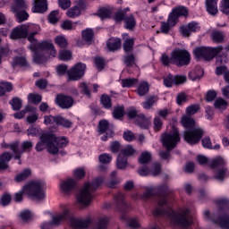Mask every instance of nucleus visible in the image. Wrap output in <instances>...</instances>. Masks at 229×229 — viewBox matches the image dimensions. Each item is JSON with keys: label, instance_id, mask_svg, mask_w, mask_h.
<instances>
[{"label": "nucleus", "instance_id": "1", "mask_svg": "<svg viewBox=\"0 0 229 229\" xmlns=\"http://www.w3.org/2000/svg\"><path fill=\"white\" fill-rule=\"evenodd\" d=\"M70 219V224L72 228H88L90 225V218H76L71 216V211L65 208L63 212L53 216L51 222H45L41 225V229H53V226H58L62 222L68 221Z\"/></svg>", "mask_w": 229, "mask_h": 229}, {"label": "nucleus", "instance_id": "2", "mask_svg": "<svg viewBox=\"0 0 229 229\" xmlns=\"http://www.w3.org/2000/svg\"><path fill=\"white\" fill-rule=\"evenodd\" d=\"M41 140L36 144V150L40 152L47 148L50 155H56L59 149L65 148L69 144V140L65 137H55L53 133H45L40 137Z\"/></svg>", "mask_w": 229, "mask_h": 229}, {"label": "nucleus", "instance_id": "3", "mask_svg": "<svg viewBox=\"0 0 229 229\" xmlns=\"http://www.w3.org/2000/svg\"><path fill=\"white\" fill-rule=\"evenodd\" d=\"M166 214L170 218L171 225L179 226V228H188L192 225V217L189 214V209H182L180 212H174L173 209L165 211L164 209L156 208L154 216H164Z\"/></svg>", "mask_w": 229, "mask_h": 229}, {"label": "nucleus", "instance_id": "4", "mask_svg": "<svg viewBox=\"0 0 229 229\" xmlns=\"http://www.w3.org/2000/svg\"><path fill=\"white\" fill-rule=\"evenodd\" d=\"M44 185L46 183L43 181H32L27 185L23 186L22 190L15 193L14 199L16 202L22 201V195L26 194L35 199L36 201H42L46 199V193L44 192Z\"/></svg>", "mask_w": 229, "mask_h": 229}, {"label": "nucleus", "instance_id": "5", "mask_svg": "<svg viewBox=\"0 0 229 229\" xmlns=\"http://www.w3.org/2000/svg\"><path fill=\"white\" fill-rule=\"evenodd\" d=\"M196 122L193 118L184 115L182 117V125L184 128H187L183 132V137L185 142L191 144V146H194V144H198L199 140H201V137H203V129L201 128H194Z\"/></svg>", "mask_w": 229, "mask_h": 229}, {"label": "nucleus", "instance_id": "6", "mask_svg": "<svg viewBox=\"0 0 229 229\" xmlns=\"http://www.w3.org/2000/svg\"><path fill=\"white\" fill-rule=\"evenodd\" d=\"M104 180L102 177L94 179L91 182H86L77 195L78 203L87 207L94 198V191L99 189Z\"/></svg>", "mask_w": 229, "mask_h": 229}, {"label": "nucleus", "instance_id": "7", "mask_svg": "<svg viewBox=\"0 0 229 229\" xmlns=\"http://www.w3.org/2000/svg\"><path fill=\"white\" fill-rule=\"evenodd\" d=\"M161 140L167 151H161L159 155L163 160H169L171 158V149L176 147V144L180 142V132L178 128L172 126L170 132H166L161 136Z\"/></svg>", "mask_w": 229, "mask_h": 229}, {"label": "nucleus", "instance_id": "8", "mask_svg": "<svg viewBox=\"0 0 229 229\" xmlns=\"http://www.w3.org/2000/svg\"><path fill=\"white\" fill-rule=\"evenodd\" d=\"M46 53L49 55L50 57L55 58L56 56L55 45L50 41H41L38 43L33 56L35 64H44L47 62L49 56L46 55Z\"/></svg>", "mask_w": 229, "mask_h": 229}, {"label": "nucleus", "instance_id": "9", "mask_svg": "<svg viewBox=\"0 0 229 229\" xmlns=\"http://www.w3.org/2000/svg\"><path fill=\"white\" fill-rule=\"evenodd\" d=\"M19 141H14L10 144L2 143V148H4L5 149L9 148L11 151H13L15 160H21L23 153H26V151H31V149H33V143L30 140L21 142V150L19 149Z\"/></svg>", "mask_w": 229, "mask_h": 229}, {"label": "nucleus", "instance_id": "10", "mask_svg": "<svg viewBox=\"0 0 229 229\" xmlns=\"http://www.w3.org/2000/svg\"><path fill=\"white\" fill-rule=\"evenodd\" d=\"M217 207L220 208L218 217L212 219L215 225H218L222 229H229V216L224 212L223 208H226L229 205V200L226 199H220L216 200Z\"/></svg>", "mask_w": 229, "mask_h": 229}, {"label": "nucleus", "instance_id": "11", "mask_svg": "<svg viewBox=\"0 0 229 229\" xmlns=\"http://www.w3.org/2000/svg\"><path fill=\"white\" fill-rule=\"evenodd\" d=\"M223 51V47L218 46L216 47H200L196 48L193 53L196 60H212L214 56L219 55Z\"/></svg>", "mask_w": 229, "mask_h": 229}, {"label": "nucleus", "instance_id": "12", "mask_svg": "<svg viewBox=\"0 0 229 229\" xmlns=\"http://www.w3.org/2000/svg\"><path fill=\"white\" fill-rule=\"evenodd\" d=\"M225 159L223 157H218L214 158L209 165L212 167V169H217L216 175H215V180H218L219 182H223L225 178H226V172L227 169L225 167Z\"/></svg>", "mask_w": 229, "mask_h": 229}, {"label": "nucleus", "instance_id": "13", "mask_svg": "<svg viewBox=\"0 0 229 229\" xmlns=\"http://www.w3.org/2000/svg\"><path fill=\"white\" fill-rule=\"evenodd\" d=\"M85 69H87L85 64L78 63L75 64L67 71L68 81H78V80H81L85 75Z\"/></svg>", "mask_w": 229, "mask_h": 229}, {"label": "nucleus", "instance_id": "14", "mask_svg": "<svg viewBox=\"0 0 229 229\" xmlns=\"http://www.w3.org/2000/svg\"><path fill=\"white\" fill-rule=\"evenodd\" d=\"M174 65L183 67L191 64V54L187 50L177 49L174 51Z\"/></svg>", "mask_w": 229, "mask_h": 229}, {"label": "nucleus", "instance_id": "15", "mask_svg": "<svg viewBox=\"0 0 229 229\" xmlns=\"http://www.w3.org/2000/svg\"><path fill=\"white\" fill-rule=\"evenodd\" d=\"M30 25L22 24L14 28L10 33V38L13 40H19V38H26L30 31L33 30V27Z\"/></svg>", "mask_w": 229, "mask_h": 229}, {"label": "nucleus", "instance_id": "16", "mask_svg": "<svg viewBox=\"0 0 229 229\" xmlns=\"http://www.w3.org/2000/svg\"><path fill=\"white\" fill-rule=\"evenodd\" d=\"M185 81H187V76L185 75L173 76L172 74H168L164 79V85L165 87L171 88L174 85H182V83H185Z\"/></svg>", "mask_w": 229, "mask_h": 229}, {"label": "nucleus", "instance_id": "17", "mask_svg": "<svg viewBox=\"0 0 229 229\" xmlns=\"http://www.w3.org/2000/svg\"><path fill=\"white\" fill-rule=\"evenodd\" d=\"M55 103L63 109H69L74 105V98L64 94L57 95L55 98Z\"/></svg>", "mask_w": 229, "mask_h": 229}, {"label": "nucleus", "instance_id": "18", "mask_svg": "<svg viewBox=\"0 0 229 229\" xmlns=\"http://www.w3.org/2000/svg\"><path fill=\"white\" fill-rule=\"evenodd\" d=\"M98 128L100 135H103V133H106L108 137H114V127L110 125L108 121L106 120L99 121Z\"/></svg>", "mask_w": 229, "mask_h": 229}, {"label": "nucleus", "instance_id": "19", "mask_svg": "<svg viewBox=\"0 0 229 229\" xmlns=\"http://www.w3.org/2000/svg\"><path fill=\"white\" fill-rule=\"evenodd\" d=\"M32 12L34 13H45V12H47V0H34Z\"/></svg>", "mask_w": 229, "mask_h": 229}, {"label": "nucleus", "instance_id": "20", "mask_svg": "<svg viewBox=\"0 0 229 229\" xmlns=\"http://www.w3.org/2000/svg\"><path fill=\"white\" fill-rule=\"evenodd\" d=\"M12 160V153L5 151L0 155V171H5L10 165H8Z\"/></svg>", "mask_w": 229, "mask_h": 229}, {"label": "nucleus", "instance_id": "21", "mask_svg": "<svg viewBox=\"0 0 229 229\" xmlns=\"http://www.w3.org/2000/svg\"><path fill=\"white\" fill-rule=\"evenodd\" d=\"M122 47L121 38H111L106 42V47L108 51H119Z\"/></svg>", "mask_w": 229, "mask_h": 229}, {"label": "nucleus", "instance_id": "22", "mask_svg": "<svg viewBox=\"0 0 229 229\" xmlns=\"http://www.w3.org/2000/svg\"><path fill=\"white\" fill-rule=\"evenodd\" d=\"M206 8L209 15H217V0H206Z\"/></svg>", "mask_w": 229, "mask_h": 229}, {"label": "nucleus", "instance_id": "23", "mask_svg": "<svg viewBox=\"0 0 229 229\" xmlns=\"http://www.w3.org/2000/svg\"><path fill=\"white\" fill-rule=\"evenodd\" d=\"M76 188V181L74 179H68L61 183V190L63 192H71Z\"/></svg>", "mask_w": 229, "mask_h": 229}, {"label": "nucleus", "instance_id": "24", "mask_svg": "<svg viewBox=\"0 0 229 229\" xmlns=\"http://www.w3.org/2000/svg\"><path fill=\"white\" fill-rule=\"evenodd\" d=\"M26 8H28V4H26L25 0H14V4L11 6V12L17 13V12H21Z\"/></svg>", "mask_w": 229, "mask_h": 229}, {"label": "nucleus", "instance_id": "25", "mask_svg": "<svg viewBox=\"0 0 229 229\" xmlns=\"http://www.w3.org/2000/svg\"><path fill=\"white\" fill-rule=\"evenodd\" d=\"M136 123L143 130H148V128L151 126V122H149V119L146 118L144 114H140L137 116Z\"/></svg>", "mask_w": 229, "mask_h": 229}, {"label": "nucleus", "instance_id": "26", "mask_svg": "<svg viewBox=\"0 0 229 229\" xmlns=\"http://www.w3.org/2000/svg\"><path fill=\"white\" fill-rule=\"evenodd\" d=\"M160 62L165 67H169L171 64L174 65V51L171 53V56H169L167 54H162Z\"/></svg>", "mask_w": 229, "mask_h": 229}, {"label": "nucleus", "instance_id": "27", "mask_svg": "<svg viewBox=\"0 0 229 229\" xmlns=\"http://www.w3.org/2000/svg\"><path fill=\"white\" fill-rule=\"evenodd\" d=\"M30 28H32V30L28 33V40L30 42H37V39L35 38V35H38V32L40 31V26L38 25H30Z\"/></svg>", "mask_w": 229, "mask_h": 229}, {"label": "nucleus", "instance_id": "28", "mask_svg": "<svg viewBox=\"0 0 229 229\" xmlns=\"http://www.w3.org/2000/svg\"><path fill=\"white\" fill-rule=\"evenodd\" d=\"M114 203L118 208H126V201H124V194L119 192L114 195Z\"/></svg>", "mask_w": 229, "mask_h": 229}, {"label": "nucleus", "instance_id": "29", "mask_svg": "<svg viewBox=\"0 0 229 229\" xmlns=\"http://www.w3.org/2000/svg\"><path fill=\"white\" fill-rule=\"evenodd\" d=\"M124 24L126 30H133V28L137 26V21H135V17L133 16V14H131L124 18Z\"/></svg>", "mask_w": 229, "mask_h": 229}, {"label": "nucleus", "instance_id": "30", "mask_svg": "<svg viewBox=\"0 0 229 229\" xmlns=\"http://www.w3.org/2000/svg\"><path fill=\"white\" fill-rule=\"evenodd\" d=\"M157 101H158L157 96H155V95L150 96L147 98L145 102L142 103V106L143 108H145V110H149V108H151V106H153V105H155Z\"/></svg>", "mask_w": 229, "mask_h": 229}, {"label": "nucleus", "instance_id": "31", "mask_svg": "<svg viewBox=\"0 0 229 229\" xmlns=\"http://www.w3.org/2000/svg\"><path fill=\"white\" fill-rule=\"evenodd\" d=\"M14 17L16 18L17 22H24V21L30 19V14L26 12V9H23L22 11L14 13Z\"/></svg>", "mask_w": 229, "mask_h": 229}, {"label": "nucleus", "instance_id": "32", "mask_svg": "<svg viewBox=\"0 0 229 229\" xmlns=\"http://www.w3.org/2000/svg\"><path fill=\"white\" fill-rule=\"evenodd\" d=\"M81 35L82 40L88 44H90V42H92V38H94V30H92V29H86L82 30Z\"/></svg>", "mask_w": 229, "mask_h": 229}, {"label": "nucleus", "instance_id": "33", "mask_svg": "<svg viewBox=\"0 0 229 229\" xmlns=\"http://www.w3.org/2000/svg\"><path fill=\"white\" fill-rule=\"evenodd\" d=\"M123 62L126 67H133L136 62L135 55L133 54H127L123 56Z\"/></svg>", "mask_w": 229, "mask_h": 229}, {"label": "nucleus", "instance_id": "34", "mask_svg": "<svg viewBox=\"0 0 229 229\" xmlns=\"http://www.w3.org/2000/svg\"><path fill=\"white\" fill-rule=\"evenodd\" d=\"M13 67H17V65H20L21 67H30V64H28V61L26 60V57H14L13 63Z\"/></svg>", "mask_w": 229, "mask_h": 229}, {"label": "nucleus", "instance_id": "35", "mask_svg": "<svg viewBox=\"0 0 229 229\" xmlns=\"http://www.w3.org/2000/svg\"><path fill=\"white\" fill-rule=\"evenodd\" d=\"M55 44L58 46L61 49H65L67 46H69V42L67 41V38L64 36H56L55 38Z\"/></svg>", "mask_w": 229, "mask_h": 229}, {"label": "nucleus", "instance_id": "36", "mask_svg": "<svg viewBox=\"0 0 229 229\" xmlns=\"http://www.w3.org/2000/svg\"><path fill=\"white\" fill-rule=\"evenodd\" d=\"M126 165H128V158L122 156V154H118V157L116 159L117 169H126Z\"/></svg>", "mask_w": 229, "mask_h": 229}, {"label": "nucleus", "instance_id": "37", "mask_svg": "<svg viewBox=\"0 0 229 229\" xmlns=\"http://www.w3.org/2000/svg\"><path fill=\"white\" fill-rule=\"evenodd\" d=\"M21 223H30V221H32L33 219V215L31 214V212L30 210H24V211H21L20 213V216H19Z\"/></svg>", "mask_w": 229, "mask_h": 229}, {"label": "nucleus", "instance_id": "38", "mask_svg": "<svg viewBox=\"0 0 229 229\" xmlns=\"http://www.w3.org/2000/svg\"><path fill=\"white\" fill-rule=\"evenodd\" d=\"M136 150L133 148V146L128 145L125 148H122L119 155L123 157H133L135 155Z\"/></svg>", "mask_w": 229, "mask_h": 229}, {"label": "nucleus", "instance_id": "39", "mask_svg": "<svg viewBox=\"0 0 229 229\" xmlns=\"http://www.w3.org/2000/svg\"><path fill=\"white\" fill-rule=\"evenodd\" d=\"M30 175H31V170L25 169L21 174L16 175L14 180L15 182H24V180H27Z\"/></svg>", "mask_w": 229, "mask_h": 229}, {"label": "nucleus", "instance_id": "40", "mask_svg": "<svg viewBox=\"0 0 229 229\" xmlns=\"http://www.w3.org/2000/svg\"><path fill=\"white\" fill-rule=\"evenodd\" d=\"M13 89V88L10 82L0 83V96H4L6 92H12Z\"/></svg>", "mask_w": 229, "mask_h": 229}, {"label": "nucleus", "instance_id": "41", "mask_svg": "<svg viewBox=\"0 0 229 229\" xmlns=\"http://www.w3.org/2000/svg\"><path fill=\"white\" fill-rule=\"evenodd\" d=\"M66 15L70 19H74L75 17H79V15H81V11H80L78 6L74 5L66 12Z\"/></svg>", "mask_w": 229, "mask_h": 229}, {"label": "nucleus", "instance_id": "42", "mask_svg": "<svg viewBox=\"0 0 229 229\" xmlns=\"http://www.w3.org/2000/svg\"><path fill=\"white\" fill-rule=\"evenodd\" d=\"M148 92H149V84L146 81L141 82L138 87V94L142 97L146 96Z\"/></svg>", "mask_w": 229, "mask_h": 229}, {"label": "nucleus", "instance_id": "43", "mask_svg": "<svg viewBox=\"0 0 229 229\" xmlns=\"http://www.w3.org/2000/svg\"><path fill=\"white\" fill-rule=\"evenodd\" d=\"M214 106L215 108H217V110H226L228 102H226V100H225L223 98H220L215 101Z\"/></svg>", "mask_w": 229, "mask_h": 229}, {"label": "nucleus", "instance_id": "44", "mask_svg": "<svg viewBox=\"0 0 229 229\" xmlns=\"http://www.w3.org/2000/svg\"><path fill=\"white\" fill-rule=\"evenodd\" d=\"M56 124L63 126L64 128H71L72 126V122L65 119L64 116H57Z\"/></svg>", "mask_w": 229, "mask_h": 229}, {"label": "nucleus", "instance_id": "45", "mask_svg": "<svg viewBox=\"0 0 229 229\" xmlns=\"http://www.w3.org/2000/svg\"><path fill=\"white\" fill-rule=\"evenodd\" d=\"M211 38L213 42H216V44H221L225 40V34L221 31H214L211 35Z\"/></svg>", "mask_w": 229, "mask_h": 229}, {"label": "nucleus", "instance_id": "46", "mask_svg": "<svg viewBox=\"0 0 229 229\" xmlns=\"http://www.w3.org/2000/svg\"><path fill=\"white\" fill-rule=\"evenodd\" d=\"M12 203V195L10 193H4L0 197V205L2 207H8Z\"/></svg>", "mask_w": 229, "mask_h": 229}, {"label": "nucleus", "instance_id": "47", "mask_svg": "<svg viewBox=\"0 0 229 229\" xmlns=\"http://www.w3.org/2000/svg\"><path fill=\"white\" fill-rule=\"evenodd\" d=\"M108 226V216H102L98 219L95 229H106Z\"/></svg>", "mask_w": 229, "mask_h": 229}, {"label": "nucleus", "instance_id": "48", "mask_svg": "<svg viewBox=\"0 0 229 229\" xmlns=\"http://www.w3.org/2000/svg\"><path fill=\"white\" fill-rule=\"evenodd\" d=\"M112 9L102 8L98 11V15L100 19H109L112 16Z\"/></svg>", "mask_w": 229, "mask_h": 229}, {"label": "nucleus", "instance_id": "49", "mask_svg": "<svg viewBox=\"0 0 229 229\" xmlns=\"http://www.w3.org/2000/svg\"><path fill=\"white\" fill-rule=\"evenodd\" d=\"M137 83H139V80L135 79V78L122 80V87H123V88L133 87L134 85H137Z\"/></svg>", "mask_w": 229, "mask_h": 229}, {"label": "nucleus", "instance_id": "50", "mask_svg": "<svg viewBox=\"0 0 229 229\" xmlns=\"http://www.w3.org/2000/svg\"><path fill=\"white\" fill-rule=\"evenodd\" d=\"M9 103L13 110H21L22 108V100L19 98H13Z\"/></svg>", "mask_w": 229, "mask_h": 229}, {"label": "nucleus", "instance_id": "51", "mask_svg": "<svg viewBox=\"0 0 229 229\" xmlns=\"http://www.w3.org/2000/svg\"><path fill=\"white\" fill-rule=\"evenodd\" d=\"M76 24H81L80 21L72 22L71 21H65L62 23L61 28L63 30H76Z\"/></svg>", "mask_w": 229, "mask_h": 229}, {"label": "nucleus", "instance_id": "52", "mask_svg": "<svg viewBox=\"0 0 229 229\" xmlns=\"http://www.w3.org/2000/svg\"><path fill=\"white\" fill-rule=\"evenodd\" d=\"M72 58V53L69 50H61L59 52V60H63L64 62H67V60H71Z\"/></svg>", "mask_w": 229, "mask_h": 229}, {"label": "nucleus", "instance_id": "53", "mask_svg": "<svg viewBox=\"0 0 229 229\" xmlns=\"http://www.w3.org/2000/svg\"><path fill=\"white\" fill-rule=\"evenodd\" d=\"M173 11L174 13L177 14L179 17H187L189 15V11L184 6L176 7Z\"/></svg>", "mask_w": 229, "mask_h": 229}, {"label": "nucleus", "instance_id": "54", "mask_svg": "<svg viewBox=\"0 0 229 229\" xmlns=\"http://www.w3.org/2000/svg\"><path fill=\"white\" fill-rule=\"evenodd\" d=\"M139 162L140 164H149L151 162V153L148 151L141 153Z\"/></svg>", "mask_w": 229, "mask_h": 229}, {"label": "nucleus", "instance_id": "55", "mask_svg": "<svg viewBox=\"0 0 229 229\" xmlns=\"http://www.w3.org/2000/svg\"><path fill=\"white\" fill-rule=\"evenodd\" d=\"M133 45H134V41L131 38L126 39L123 42V51H125V53H131V51H133Z\"/></svg>", "mask_w": 229, "mask_h": 229}, {"label": "nucleus", "instance_id": "56", "mask_svg": "<svg viewBox=\"0 0 229 229\" xmlns=\"http://www.w3.org/2000/svg\"><path fill=\"white\" fill-rule=\"evenodd\" d=\"M100 101L104 108H112V99L107 95H102Z\"/></svg>", "mask_w": 229, "mask_h": 229}, {"label": "nucleus", "instance_id": "57", "mask_svg": "<svg viewBox=\"0 0 229 229\" xmlns=\"http://www.w3.org/2000/svg\"><path fill=\"white\" fill-rule=\"evenodd\" d=\"M179 16L177 13H174V11H172V13L168 16L167 22L170 26H176V23L178 22Z\"/></svg>", "mask_w": 229, "mask_h": 229}, {"label": "nucleus", "instance_id": "58", "mask_svg": "<svg viewBox=\"0 0 229 229\" xmlns=\"http://www.w3.org/2000/svg\"><path fill=\"white\" fill-rule=\"evenodd\" d=\"M155 192H157V189L153 187L147 188L146 191L142 195V199H144V201L149 199V198H151Z\"/></svg>", "mask_w": 229, "mask_h": 229}, {"label": "nucleus", "instance_id": "59", "mask_svg": "<svg viewBox=\"0 0 229 229\" xmlns=\"http://www.w3.org/2000/svg\"><path fill=\"white\" fill-rule=\"evenodd\" d=\"M199 112V105L194 104L186 108L187 115H194V114H198Z\"/></svg>", "mask_w": 229, "mask_h": 229}, {"label": "nucleus", "instance_id": "60", "mask_svg": "<svg viewBox=\"0 0 229 229\" xmlns=\"http://www.w3.org/2000/svg\"><path fill=\"white\" fill-rule=\"evenodd\" d=\"M220 11L225 15H229V0H221Z\"/></svg>", "mask_w": 229, "mask_h": 229}, {"label": "nucleus", "instance_id": "61", "mask_svg": "<svg viewBox=\"0 0 229 229\" xmlns=\"http://www.w3.org/2000/svg\"><path fill=\"white\" fill-rule=\"evenodd\" d=\"M113 115H114V119H121V117H123L124 106L116 107L113 112Z\"/></svg>", "mask_w": 229, "mask_h": 229}, {"label": "nucleus", "instance_id": "62", "mask_svg": "<svg viewBox=\"0 0 229 229\" xmlns=\"http://www.w3.org/2000/svg\"><path fill=\"white\" fill-rule=\"evenodd\" d=\"M28 98H29V100L31 101V103H34V105H38V103L42 101V96L38 94L30 93L29 94Z\"/></svg>", "mask_w": 229, "mask_h": 229}, {"label": "nucleus", "instance_id": "63", "mask_svg": "<svg viewBox=\"0 0 229 229\" xmlns=\"http://www.w3.org/2000/svg\"><path fill=\"white\" fill-rule=\"evenodd\" d=\"M94 62L98 71H103L105 69V59L101 57H96Z\"/></svg>", "mask_w": 229, "mask_h": 229}, {"label": "nucleus", "instance_id": "64", "mask_svg": "<svg viewBox=\"0 0 229 229\" xmlns=\"http://www.w3.org/2000/svg\"><path fill=\"white\" fill-rule=\"evenodd\" d=\"M98 160L101 164H110V162H112V156L105 153L98 156Z\"/></svg>", "mask_w": 229, "mask_h": 229}]
</instances>
